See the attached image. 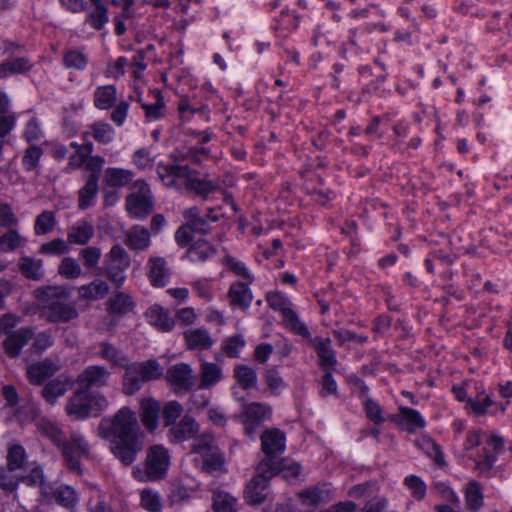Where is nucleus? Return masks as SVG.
<instances>
[{
    "mask_svg": "<svg viewBox=\"0 0 512 512\" xmlns=\"http://www.w3.org/2000/svg\"><path fill=\"white\" fill-rule=\"evenodd\" d=\"M138 413L146 431L142 430L137 413L129 406H123L115 414L103 417L97 427V435L109 442L111 453L124 466L133 464L144 450L146 432L154 433L157 430L161 403L152 397L142 398Z\"/></svg>",
    "mask_w": 512,
    "mask_h": 512,
    "instance_id": "obj_1",
    "label": "nucleus"
},
{
    "mask_svg": "<svg viewBox=\"0 0 512 512\" xmlns=\"http://www.w3.org/2000/svg\"><path fill=\"white\" fill-rule=\"evenodd\" d=\"M157 174L166 187L194 193L204 200L221 190L219 184L206 177L201 178L199 172L192 170L188 165L160 163L157 166Z\"/></svg>",
    "mask_w": 512,
    "mask_h": 512,
    "instance_id": "obj_2",
    "label": "nucleus"
},
{
    "mask_svg": "<svg viewBox=\"0 0 512 512\" xmlns=\"http://www.w3.org/2000/svg\"><path fill=\"white\" fill-rule=\"evenodd\" d=\"M68 290L63 286H44L35 290L36 298L48 311L50 322H68L78 317L74 306L66 303Z\"/></svg>",
    "mask_w": 512,
    "mask_h": 512,
    "instance_id": "obj_3",
    "label": "nucleus"
},
{
    "mask_svg": "<svg viewBox=\"0 0 512 512\" xmlns=\"http://www.w3.org/2000/svg\"><path fill=\"white\" fill-rule=\"evenodd\" d=\"M109 406V401L101 393L78 388L66 404V412L76 419L100 416Z\"/></svg>",
    "mask_w": 512,
    "mask_h": 512,
    "instance_id": "obj_4",
    "label": "nucleus"
},
{
    "mask_svg": "<svg viewBox=\"0 0 512 512\" xmlns=\"http://www.w3.org/2000/svg\"><path fill=\"white\" fill-rule=\"evenodd\" d=\"M145 469L133 470L134 476L140 481H156L164 478L170 466L168 450L161 444H155L148 448L144 462Z\"/></svg>",
    "mask_w": 512,
    "mask_h": 512,
    "instance_id": "obj_5",
    "label": "nucleus"
},
{
    "mask_svg": "<svg viewBox=\"0 0 512 512\" xmlns=\"http://www.w3.org/2000/svg\"><path fill=\"white\" fill-rule=\"evenodd\" d=\"M130 264L131 260L127 251L120 244H115L105 255L104 267L101 273L117 288H120L126 280L125 272Z\"/></svg>",
    "mask_w": 512,
    "mask_h": 512,
    "instance_id": "obj_6",
    "label": "nucleus"
},
{
    "mask_svg": "<svg viewBox=\"0 0 512 512\" xmlns=\"http://www.w3.org/2000/svg\"><path fill=\"white\" fill-rule=\"evenodd\" d=\"M261 449L264 458L259 463H265L272 469L280 470L282 457L285 450V434L277 429H268L264 431L260 437Z\"/></svg>",
    "mask_w": 512,
    "mask_h": 512,
    "instance_id": "obj_7",
    "label": "nucleus"
},
{
    "mask_svg": "<svg viewBox=\"0 0 512 512\" xmlns=\"http://www.w3.org/2000/svg\"><path fill=\"white\" fill-rule=\"evenodd\" d=\"M266 299L270 308L282 314L284 321L292 331L305 338H310L311 334L307 326L301 322L298 315L292 310L291 302L287 297L279 292H270Z\"/></svg>",
    "mask_w": 512,
    "mask_h": 512,
    "instance_id": "obj_8",
    "label": "nucleus"
},
{
    "mask_svg": "<svg viewBox=\"0 0 512 512\" xmlns=\"http://www.w3.org/2000/svg\"><path fill=\"white\" fill-rule=\"evenodd\" d=\"M279 473L265 463H259L256 468V475L250 480L245 489L247 500L252 504L263 503L269 493V481Z\"/></svg>",
    "mask_w": 512,
    "mask_h": 512,
    "instance_id": "obj_9",
    "label": "nucleus"
},
{
    "mask_svg": "<svg viewBox=\"0 0 512 512\" xmlns=\"http://www.w3.org/2000/svg\"><path fill=\"white\" fill-rule=\"evenodd\" d=\"M134 187L136 191L126 199V209L131 217L144 219L153 209L151 190L144 180H137Z\"/></svg>",
    "mask_w": 512,
    "mask_h": 512,
    "instance_id": "obj_10",
    "label": "nucleus"
},
{
    "mask_svg": "<svg viewBox=\"0 0 512 512\" xmlns=\"http://www.w3.org/2000/svg\"><path fill=\"white\" fill-rule=\"evenodd\" d=\"M59 448L62 450L68 468L80 473V458L89 454V445L84 436L77 431H72L69 439L65 437Z\"/></svg>",
    "mask_w": 512,
    "mask_h": 512,
    "instance_id": "obj_11",
    "label": "nucleus"
},
{
    "mask_svg": "<svg viewBox=\"0 0 512 512\" xmlns=\"http://www.w3.org/2000/svg\"><path fill=\"white\" fill-rule=\"evenodd\" d=\"M112 373L105 365L93 364L85 367L77 376L75 382L78 388L92 392L109 385Z\"/></svg>",
    "mask_w": 512,
    "mask_h": 512,
    "instance_id": "obj_12",
    "label": "nucleus"
},
{
    "mask_svg": "<svg viewBox=\"0 0 512 512\" xmlns=\"http://www.w3.org/2000/svg\"><path fill=\"white\" fill-rule=\"evenodd\" d=\"M165 378L178 395L188 393L196 384L193 369L187 363H177L170 366L166 371Z\"/></svg>",
    "mask_w": 512,
    "mask_h": 512,
    "instance_id": "obj_13",
    "label": "nucleus"
},
{
    "mask_svg": "<svg viewBox=\"0 0 512 512\" xmlns=\"http://www.w3.org/2000/svg\"><path fill=\"white\" fill-rule=\"evenodd\" d=\"M297 496L303 506L314 508L332 500L333 489L331 484L318 483L317 485L303 489Z\"/></svg>",
    "mask_w": 512,
    "mask_h": 512,
    "instance_id": "obj_14",
    "label": "nucleus"
},
{
    "mask_svg": "<svg viewBox=\"0 0 512 512\" xmlns=\"http://www.w3.org/2000/svg\"><path fill=\"white\" fill-rule=\"evenodd\" d=\"M198 431L199 425L196 420L185 415L178 423L170 427L167 437L170 443L178 444L194 438Z\"/></svg>",
    "mask_w": 512,
    "mask_h": 512,
    "instance_id": "obj_15",
    "label": "nucleus"
},
{
    "mask_svg": "<svg viewBox=\"0 0 512 512\" xmlns=\"http://www.w3.org/2000/svg\"><path fill=\"white\" fill-rule=\"evenodd\" d=\"M252 283L253 282H248V280L232 282L227 294L230 305L241 309H248L253 301V295L250 289Z\"/></svg>",
    "mask_w": 512,
    "mask_h": 512,
    "instance_id": "obj_16",
    "label": "nucleus"
},
{
    "mask_svg": "<svg viewBox=\"0 0 512 512\" xmlns=\"http://www.w3.org/2000/svg\"><path fill=\"white\" fill-rule=\"evenodd\" d=\"M33 334V329L30 327H22L15 330L12 334H9L3 341L5 353L10 358L17 357L32 339Z\"/></svg>",
    "mask_w": 512,
    "mask_h": 512,
    "instance_id": "obj_17",
    "label": "nucleus"
},
{
    "mask_svg": "<svg viewBox=\"0 0 512 512\" xmlns=\"http://www.w3.org/2000/svg\"><path fill=\"white\" fill-rule=\"evenodd\" d=\"M59 367L50 359H44L43 361H39L33 363L27 368V377L30 383L35 385L42 384L46 379L53 376Z\"/></svg>",
    "mask_w": 512,
    "mask_h": 512,
    "instance_id": "obj_18",
    "label": "nucleus"
},
{
    "mask_svg": "<svg viewBox=\"0 0 512 512\" xmlns=\"http://www.w3.org/2000/svg\"><path fill=\"white\" fill-rule=\"evenodd\" d=\"M96 355L107 361L112 367L124 368L129 364L127 355L114 344L109 342H100Z\"/></svg>",
    "mask_w": 512,
    "mask_h": 512,
    "instance_id": "obj_19",
    "label": "nucleus"
},
{
    "mask_svg": "<svg viewBox=\"0 0 512 512\" xmlns=\"http://www.w3.org/2000/svg\"><path fill=\"white\" fill-rule=\"evenodd\" d=\"M313 347L319 358L320 366L325 370H330L337 364L335 352L331 346L329 338L316 337L312 340Z\"/></svg>",
    "mask_w": 512,
    "mask_h": 512,
    "instance_id": "obj_20",
    "label": "nucleus"
},
{
    "mask_svg": "<svg viewBox=\"0 0 512 512\" xmlns=\"http://www.w3.org/2000/svg\"><path fill=\"white\" fill-rule=\"evenodd\" d=\"M94 226L81 220L70 226L67 230V242L75 245H86L94 236Z\"/></svg>",
    "mask_w": 512,
    "mask_h": 512,
    "instance_id": "obj_21",
    "label": "nucleus"
},
{
    "mask_svg": "<svg viewBox=\"0 0 512 512\" xmlns=\"http://www.w3.org/2000/svg\"><path fill=\"white\" fill-rule=\"evenodd\" d=\"M148 322L163 332H169L175 325V320L170 316L169 311L159 305L149 307L145 313Z\"/></svg>",
    "mask_w": 512,
    "mask_h": 512,
    "instance_id": "obj_22",
    "label": "nucleus"
},
{
    "mask_svg": "<svg viewBox=\"0 0 512 512\" xmlns=\"http://www.w3.org/2000/svg\"><path fill=\"white\" fill-rule=\"evenodd\" d=\"M150 282L155 287H164L169 279L167 261L162 257H151L147 263Z\"/></svg>",
    "mask_w": 512,
    "mask_h": 512,
    "instance_id": "obj_23",
    "label": "nucleus"
},
{
    "mask_svg": "<svg viewBox=\"0 0 512 512\" xmlns=\"http://www.w3.org/2000/svg\"><path fill=\"white\" fill-rule=\"evenodd\" d=\"M124 243L131 250L144 251L150 245V232L145 227L134 225L126 232Z\"/></svg>",
    "mask_w": 512,
    "mask_h": 512,
    "instance_id": "obj_24",
    "label": "nucleus"
},
{
    "mask_svg": "<svg viewBox=\"0 0 512 512\" xmlns=\"http://www.w3.org/2000/svg\"><path fill=\"white\" fill-rule=\"evenodd\" d=\"M151 93L154 98L152 103H144L140 97L137 98L148 122L158 121L166 114V105L162 93L159 90H153Z\"/></svg>",
    "mask_w": 512,
    "mask_h": 512,
    "instance_id": "obj_25",
    "label": "nucleus"
},
{
    "mask_svg": "<svg viewBox=\"0 0 512 512\" xmlns=\"http://www.w3.org/2000/svg\"><path fill=\"white\" fill-rule=\"evenodd\" d=\"M70 385L68 377L60 375L50 380L41 390V395L45 401L51 405L55 404L59 397H62Z\"/></svg>",
    "mask_w": 512,
    "mask_h": 512,
    "instance_id": "obj_26",
    "label": "nucleus"
},
{
    "mask_svg": "<svg viewBox=\"0 0 512 512\" xmlns=\"http://www.w3.org/2000/svg\"><path fill=\"white\" fill-rule=\"evenodd\" d=\"M184 338L188 348L191 350H208L214 344L210 333L204 328L187 330L184 333Z\"/></svg>",
    "mask_w": 512,
    "mask_h": 512,
    "instance_id": "obj_27",
    "label": "nucleus"
},
{
    "mask_svg": "<svg viewBox=\"0 0 512 512\" xmlns=\"http://www.w3.org/2000/svg\"><path fill=\"white\" fill-rule=\"evenodd\" d=\"M464 499L467 510L478 512L484 505L483 486L476 480L469 481L464 489Z\"/></svg>",
    "mask_w": 512,
    "mask_h": 512,
    "instance_id": "obj_28",
    "label": "nucleus"
},
{
    "mask_svg": "<svg viewBox=\"0 0 512 512\" xmlns=\"http://www.w3.org/2000/svg\"><path fill=\"white\" fill-rule=\"evenodd\" d=\"M217 250L207 240L195 241L187 250L185 257L191 262H204L215 256Z\"/></svg>",
    "mask_w": 512,
    "mask_h": 512,
    "instance_id": "obj_29",
    "label": "nucleus"
},
{
    "mask_svg": "<svg viewBox=\"0 0 512 512\" xmlns=\"http://www.w3.org/2000/svg\"><path fill=\"white\" fill-rule=\"evenodd\" d=\"M223 377L222 368L212 362L203 361L200 365L199 388L207 389L215 386Z\"/></svg>",
    "mask_w": 512,
    "mask_h": 512,
    "instance_id": "obj_30",
    "label": "nucleus"
},
{
    "mask_svg": "<svg viewBox=\"0 0 512 512\" xmlns=\"http://www.w3.org/2000/svg\"><path fill=\"white\" fill-rule=\"evenodd\" d=\"M18 267L23 276L28 279L39 281L44 277L43 261L29 256H22L19 259Z\"/></svg>",
    "mask_w": 512,
    "mask_h": 512,
    "instance_id": "obj_31",
    "label": "nucleus"
},
{
    "mask_svg": "<svg viewBox=\"0 0 512 512\" xmlns=\"http://www.w3.org/2000/svg\"><path fill=\"white\" fill-rule=\"evenodd\" d=\"M271 407L268 404L252 402L242 405V415L251 422L261 424L271 416Z\"/></svg>",
    "mask_w": 512,
    "mask_h": 512,
    "instance_id": "obj_32",
    "label": "nucleus"
},
{
    "mask_svg": "<svg viewBox=\"0 0 512 512\" xmlns=\"http://www.w3.org/2000/svg\"><path fill=\"white\" fill-rule=\"evenodd\" d=\"M6 459L9 471L28 470L30 466V463L27 461L26 450L20 444L9 446Z\"/></svg>",
    "mask_w": 512,
    "mask_h": 512,
    "instance_id": "obj_33",
    "label": "nucleus"
},
{
    "mask_svg": "<svg viewBox=\"0 0 512 512\" xmlns=\"http://www.w3.org/2000/svg\"><path fill=\"white\" fill-rule=\"evenodd\" d=\"M90 2L94 8L88 12L85 22L95 30H102L109 21L108 8L102 0H90Z\"/></svg>",
    "mask_w": 512,
    "mask_h": 512,
    "instance_id": "obj_34",
    "label": "nucleus"
},
{
    "mask_svg": "<svg viewBox=\"0 0 512 512\" xmlns=\"http://www.w3.org/2000/svg\"><path fill=\"white\" fill-rule=\"evenodd\" d=\"M32 66L31 61L26 57L9 58L0 64V78L26 73Z\"/></svg>",
    "mask_w": 512,
    "mask_h": 512,
    "instance_id": "obj_35",
    "label": "nucleus"
},
{
    "mask_svg": "<svg viewBox=\"0 0 512 512\" xmlns=\"http://www.w3.org/2000/svg\"><path fill=\"white\" fill-rule=\"evenodd\" d=\"M98 193V181L95 175H89L86 184L79 190L78 207L85 210L94 205Z\"/></svg>",
    "mask_w": 512,
    "mask_h": 512,
    "instance_id": "obj_36",
    "label": "nucleus"
},
{
    "mask_svg": "<svg viewBox=\"0 0 512 512\" xmlns=\"http://www.w3.org/2000/svg\"><path fill=\"white\" fill-rule=\"evenodd\" d=\"M125 372L122 377V392L125 395L132 396L137 393L145 383L133 364L124 367Z\"/></svg>",
    "mask_w": 512,
    "mask_h": 512,
    "instance_id": "obj_37",
    "label": "nucleus"
},
{
    "mask_svg": "<svg viewBox=\"0 0 512 512\" xmlns=\"http://www.w3.org/2000/svg\"><path fill=\"white\" fill-rule=\"evenodd\" d=\"M52 499L58 505L70 509L78 502V494L76 490L68 485H59L52 490Z\"/></svg>",
    "mask_w": 512,
    "mask_h": 512,
    "instance_id": "obj_38",
    "label": "nucleus"
},
{
    "mask_svg": "<svg viewBox=\"0 0 512 512\" xmlns=\"http://www.w3.org/2000/svg\"><path fill=\"white\" fill-rule=\"evenodd\" d=\"M132 171L123 168L110 167L105 170L104 181L111 187H124L132 181Z\"/></svg>",
    "mask_w": 512,
    "mask_h": 512,
    "instance_id": "obj_39",
    "label": "nucleus"
},
{
    "mask_svg": "<svg viewBox=\"0 0 512 512\" xmlns=\"http://www.w3.org/2000/svg\"><path fill=\"white\" fill-rule=\"evenodd\" d=\"M144 382L159 379L163 375V368L155 359L140 363H132Z\"/></svg>",
    "mask_w": 512,
    "mask_h": 512,
    "instance_id": "obj_40",
    "label": "nucleus"
},
{
    "mask_svg": "<svg viewBox=\"0 0 512 512\" xmlns=\"http://www.w3.org/2000/svg\"><path fill=\"white\" fill-rule=\"evenodd\" d=\"M109 292V285L103 280H95L79 288V294L84 299H103Z\"/></svg>",
    "mask_w": 512,
    "mask_h": 512,
    "instance_id": "obj_41",
    "label": "nucleus"
},
{
    "mask_svg": "<svg viewBox=\"0 0 512 512\" xmlns=\"http://www.w3.org/2000/svg\"><path fill=\"white\" fill-rule=\"evenodd\" d=\"M221 263L235 276L239 277V280H248V282H254L255 277L247 268L244 262L236 259L231 255H226L222 258Z\"/></svg>",
    "mask_w": 512,
    "mask_h": 512,
    "instance_id": "obj_42",
    "label": "nucleus"
},
{
    "mask_svg": "<svg viewBox=\"0 0 512 512\" xmlns=\"http://www.w3.org/2000/svg\"><path fill=\"white\" fill-rule=\"evenodd\" d=\"M116 101V88L113 85L100 86L94 92V104L99 109H109Z\"/></svg>",
    "mask_w": 512,
    "mask_h": 512,
    "instance_id": "obj_43",
    "label": "nucleus"
},
{
    "mask_svg": "<svg viewBox=\"0 0 512 512\" xmlns=\"http://www.w3.org/2000/svg\"><path fill=\"white\" fill-rule=\"evenodd\" d=\"M234 375L238 384L244 390H248L256 386L257 374L253 368L243 364L237 365L234 369Z\"/></svg>",
    "mask_w": 512,
    "mask_h": 512,
    "instance_id": "obj_44",
    "label": "nucleus"
},
{
    "mask_svg": "<svg viewBox=\"0 0 512 512\" xmlns=\"http://www.w3.org/2000/svg\"><path fill=\"white\" fill-rule=\"evenodd\" d=\"M217 446L214 435L210 432H204L199 436L195 435L193 438L191 452L203 456Z\"/></svg>",
    "mask_w": 512,
    "mask_h": 512,
    "instance_id": "obj_45",
    "label": "nucleus"
},
{
    "mask_svg": "<svg viewBox=\"0 0 512 512\" xmlns=\"http://www.w3.org/2000/svg\"><path fill=\"white\" fill-rule=\"evenodd\" d=\"M201 457L203 459V470L206 472L213 473L224 469L225 459L218 446Z\"/></svg>",
    "mask_w": 512,
    "mask_h": 512,
    "instance_id": "obj_46",
    "label": "nucleus"
},
{
    "mask_svg": "<svg viewBox=\"0 0 512 512\" xmlns=\"http://www.w3.org/2000/svg\"><path fill=\"white\" fill-rule=\"evenodd\" d=\"M131 297L124 292H117L108 301V310L112 314H126L132 309Z\"/></svg>",
    "mask_w": 512,
    "mask_h": 512,
    "instance_id": "obj_47",
    "label": "nucleus"
},
{
    "mask_svg": "<svg viewBox=\"0 0 512 512\" xmlns=\"http://www.w3.org/2000/svg\"><path fill=\"white\" fill-rule=\"evenodd\" d=\"M93 138L102 144H109L113 141L114 129L109 123L95 122L90 126Z\"/></svg>",
    "mask_w": 512,
    "mask_h": 512,
    "instance_id": "obj_48",
    "label": "nucleus"
},
{
    "mask_svg": "<svg viewBox=\"0 0 512 512\" xmlns=\"http://www.w3.org/2000/svg\"><path fill=\"white\" fill-rule=\"evenodd\" d=\"M58 273L66 279H76L82 274V268L73 257H64L58 267Z\"/></svg>",
    "mask_w": 512,
    "mask_h": 512,
    "instance_id": "obj_49",
    "label": "nucleus"
},
{
    "mask_svg": "<svg viewBox=\"0 0 512 512\" xmlns=\"http://www.w3.org/2000/svg\"><path fill=\"white\" fill-rule=\"evenodd\" d=\"M183 407L178 401H169L161 407L162 418L165 427L173 426L181 416Z\"/></svg>",
    "mask_w": 512,
    "mask_h": 512,
    "instance_id": "obj_50",
    "label": "nucleus"
},
{
    "mask_svg": "<svg viewBox=\"0 0 512 512\" xmlns=\"http://www.w3.org/2000/svg\"><path fill=\"white\" fill-rule=\"evenodd\" d=\"M56 224L54 213L48 210L40 213L35 220V233L37 235H45L50 233Z\"/></svg>",
    "mask_w": 512,
    "mask_h": 512,
    "instance_id": "obj_51",
    "label": "nucleus"
},
{
    "mask_svg": "<svg viewBox=\"0 0 512 512\" xmlns=\"http://www.w3.org/2000/svg\"><path fill=\"white\" fill-rule=\"evenodd\" d=\"M79 256L82 259L83 265L86 269L94 270L98 267L102 256V251L99 247L88 246L79 251Z\"/></svg>",
    "mask_w": 512,
    "mask_h": 512,
    "instance_id": "obj_52",
    "label": "nucleus"
},
{
    "mask_svg": "<svg viewBox=\"0 0 512 512\" xmlns=\"http://www.w3.org/2000/svg\"><path fill=\"white\" fill-rule=\"evenodd\" d=\"M236 499L225 492H218L213 497L215 512H236Z\"/></svg>",
    "mask_w": 512,
    "mask_h": 512,
    "instance_id": "obj_53",
    "label": "nucleus"
},
{
    "mask_svg": "<svg viewBox=\"0 0 512 512\" xmlns=\"http://www.w3.org/2000/svg\"><path fill=\"white\" fill-rule=\"evenodd\" d=\"M40 432L48 437L58 448L63 444L66 437L56 423L51 421H42L39 424Z\"/></svg>",
    "mask_w": 512,
    "mask_h": 512,
    "instance_id": "obj_54",
    "label": "nucleus"
},
{
    "mask_svg": "<svg viewBox=\"0 0 512 512\" xmlns=\"http://www.w3.org/2000/svg\"><path fill=\"white\" fill-rule=\"evenodd\" d=\"M265 383L268 386L270 392L274 395H280L282 391L287 387L286 382L280 376L276 369H268L264 374Z\"/></svg>",
    "mask_w": 512,
    "mask_h": 512,
    "instance_id": "obj_55",
    "label": "nucleus"
},
{
    "mask_svg": "<svg viewBox=\"0 0 512 512\" xmlns=\"http://www.w3.org/2000/svg\"><path fill=\"white\" fill-rule=\"evenodd\" d=\"M363 407L367 418L375 425H381L385 422L383 410L375 400L370 397H365Z\"/></svg>",
    "mask_w": 512,
    "mask_h": 512,
    "instance_id": "obj_56",
    "label": "nucleus"
},
{
    "mask_svg": "<svg viewBox=\"0 0 512 512\" xmlns=\"http://www.w3.org/2000/svg\"><path fill=\"white\" fill-rule=\"evenodd\" d=\"M64 65L67 68H74L77 70H84L87 66V57L76 49L68 50L63 57Z\"/></svg>",
    "mask_w": 512,
    "mask_h": 512,
    "instance_id": "obj_57",
    "label": "nucleus"
},
{
    "mask_svg": "<svg viewBox=\"0 0 512 512\" xmlns=\"http://www.w3.org/2000/svg\"><path fill=\"white\" fill-rule=\"evenodd\" d=\"M404 484L418 501L424 499L427 491L425 482L416 475H409L404 479Z\"/></svg>",
    "mask_w": 512,
    "mask_h": 512,
    "instance_id": "obj_58",
    "label": "nucleus"
},
{
    "mask_svg": "<svg viewBox=\"0 0 512 512\" xmlns=\"http://www.w3.org/2000/svg\"><path fill=\"white\" fill-rule=\"evenodd\" d=\"M245 344L246 342L243 336L235 335L223 342L222 350L228 357L237 358Z\"/></svg>",
    "mask_w": 512,
    "mask_h": 512,
    "instance_id": "obj_59",
    "label": "nucleus"
},
{
    "mask_svg": "<svg viewBox=\"0 0 512 512\" xmlns=\"http://www.w3.org/2000/svg\"><path fill=\"white\" fill-rule=\"evenodd\" d=\"M42 154L43 150L40 147L35 145L28 147L22 158L24 168L27 171L34 170L38 166Z\"/></svg>",
    "mask_w": 512,
    "mask_h": 512,
    "instance_id": "obj_60",
    "label": "nucleus"
},
{
    "mask_svg": "<svg viewBox=\"0 0 512 512\" xmlns=\"http://www.w3.org/2000/svg\"><path fill=\"white\" fill-rule=\"evenodd\" d=\"M492 404L493 401L491 397L484 392L479 393L475 399H468V405L478 416L485 415L487 413L488 407H490Z\"/></svg>",
    "mask_w": 512,
    "mask_h": 512,
    "instance_id": "obj_61",
    "label": "nucleus"
},
{
    "mask_svg": "<svg viewBox=\"0 0 512 512\" xmlns=\"http://www.w3.org/2000/svg\"><path fill=\"white\" fill-rule=\"evenodd\" d=\"M141 505L148 511L159 512L161 510L159 494L152 490H143L141 492Z\"/></svg>",
    "mask_w": 512,
    "mask_h": 512,
    "instance_id": "obj_62",
    "label": "nucleus"
},
{
    "mask_svg": "<svg viewBox=\"0 0 512 512\" xmlns=\"http://www.w3.org/2000/svg\"><path fill=\"white\" fill-rule=\"evenodd\" d=\"M30 473L23 476L21 480L29 486H42L44 484V473L42 467L33 462L28 467Z\"/></svg>",
    "mask_w": 512,
    "mask_h": 512,
    "instance_id": "obj_63",
    "label": "nucleus"
},
{
    "mask_svg": "<svg viewBox=\"0 0 512 512\" xmlns=\"http://www.w3.org/2000/svg\"><path fill=\"white\" fill-rule=\"evenodd\" d=\"M22 243V238L15 230H9L0 237L2 251L9 252L17 249Z\"/></svg>",
    "mask_w": 512,
    "mask_h": 512,
    "instance_id": "obj_64",
    "label": "nucleus"
}]
</instances>
